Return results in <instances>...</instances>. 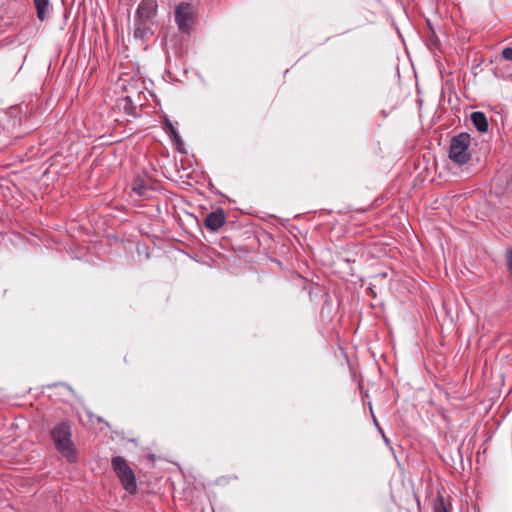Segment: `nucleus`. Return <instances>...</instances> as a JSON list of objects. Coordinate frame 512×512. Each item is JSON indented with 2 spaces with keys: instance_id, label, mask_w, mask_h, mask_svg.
Returning a JSON list of instances; mask_svg holds the SVG:
<instances>
[{
  "instance_id": "f257e3e1",
  "label": "nucleus",
  "mask_w": 512,
  "mask_h": 512,
  "mask_svg": "<svg viewBox=\"0 0 512 512\" xmlns=\"http://www.w3.org/2000/svg\"><path fill=\"white\" fill-rule=\"evenodd\" d=\"M51 438L57 451L68 462L73 463L77 460V452L72 441V431L69 422L62 421L55 425L51 430Z\"/></svg>"
},
{
  "instance_id": "f03ea898",
  "label": "nucleus",
  "mask_w": 512,
  "mask_h": 512,
  "mask_svg": "<svg viewBox=\"0 0 512 512\" xmlns=\"http://www.w3.org/2000/svg\"><path fill=\"white\" fill-rule=\"evenodd\" d=\"M111 466L125 491L131 495L135 494L137 491L136 477L125 458L122 456L113 457Z\"/></svg>"
},
{
  "instance_id": "7ed1b4c3",
  "label": "nucleus",
  "mask_w": 512,
  "mask_h": 512,
  "mask_svg": "<svg viewBox=\"0 0 512 512\" xmlns=\"http://www.w3.org/2000/svg\"><path fill=\"white\" fill-rule=\"evenodd\" d=\"M197 16L196 7L189 2H180L175 6L174 19L179 32L190 34Z\"/></svg>"
},
{
  "instance_id": "20e7f679",
  "label": "nucleus",
  "mask_w": 512,
  "mask_h": 512,
  "mask_svg": "<svg viewBox=\"0 0 512 512\" xmlns=\"http://www.w3.org/2000/svg\"><path fill=\"white\" fill-rule=\"evenodd\" d=\"M471 137L468 133H460L451 139L449 158L459 164L464 165L469 162L471 153L469 151Z\"/></svg>"
},
{
  "instance_id": "39448f33",
  "label": "nucleus",
  "mask_w": 512,
  "mask_h": 512,
  "mask_svg": "<svg viewBox=\"0 0 512 512\" xmlns=\"http://www.w3.org/2000/svg\"><path fill=\"white\" fill-rule=\"evenodd\" d=\"M158 3L156 0H142L135 13L136 18L153 21L157 14Z\"/></svg>"
},
{
  "instance_id": "423d86ee",
  "label": "nucleus",
  "mask_w": 512,
  "mask_h": 512,
  "mask_svg": "<svg viewBox=\"0 0 512 512\" xmlns=\"http://www.w3.org/2000/svg\"><path fill=\"white\" fill-rule=\"evenodd\" d=\"M226 222V216L223 209L218 208L215 211L209 213L205 220L204 226L210 231L219 230Z\"/></svg>"
},
{
  "instance_id": "0eeeda50",
  "label": "nucleus",
  "mask_w": 512,
  "mask_h": 512,
  "mask_svg": "<svg viewBox=\"0 0 512 512\" xmlns=\"http://www.w3.org/2000/svg\"><path fill=\"white\" fill-rule=\"evenodd\" d=\"M152 21L144 20L135 17L134 32L133 35L136 39L144 40L152 34L151 30Z\"/></svg>"
},
{
  "instance_id": "6e6552de",
  "label": "nucleus",
  "mask_w": 512,
  "mask_h": 512,
  "mask_svg": "<svg viewBox=\"0 0 512 512\" xmlns=\"http://www.w3.org/2000/svg\"><path fill=\"white\" fill-rule=\"evenodd\" d=\"M37 18L43 22L49 18L52 6L50 0H33Z\"/></svg>"
},
{
  "instance_id": "1a4fd4ad",
  "label": "nucleus",
  "mask_w": 512,
  "mask_h": 512,
  "mask_svg": "<svg viewBox=\"0 0 512 512\" xmlns=\"http://www.w3.org/2000/svg\"><path fill=\"white\" fill-rule=\"evenodd\" d=\"M470 119H471L473 125L475 126V128L479 132L485 133L488 131V127H489L488 120H487L486 115L483 112H481V111L473 112L470 116Z\"/></svg>"
},
{
  "instance_id": "9d476101",
  "label": "nucleus",
  "mask_w": 512,
  "mask_h": 512,
  "mask_svg": "<svg viewBox=\"0 0 512 512\" xmlns=\"http://www.w3.org/2000/svg\"><path fill=\"white\" fill-rule=\"evenodd\" d=\"M119 105L123 108L127 115L134 117L137 115V105L133 103L130 96H126L121 99Z\"/></svg>"
},
{
  "instance_id": "9b49d317",
  "label": "nucleus",
  "mask_w": 512,
  "mask_h": 512,
  "mask_svg": "<svg viewBox=\"0 0 512 512\" xmlns=\"http://www.w3.org/2000/svg\"><path fill=\"white\" fill-rule=\"evenodd\" d=\"M433 509L434 512H450L445 503L444 497L441 495H439L435 500Z\"/></svg>"
},
{
  "instance_id": "f8f14e48",
  "label": "nucleus",
  "mask_w": 512,
  "mask_h": 512,
  "mask_svg": "<svg viewBox=\"0 0 512 512\" xmlns=\"http://www.w3.org/2000/svg\"><path fill=\"white\" fill-rule=\"evenodd\" d=\"M165 123H166V127H167L169 133L175 138L176 141H179L180 136H179L176 128L174 127V125L168 119L165 120Z\"/></svg>"
},
{
  "instance_id": "ddd939ff",
  "label": "nucleus",
  "mask_w": 512,
  "mask_h": 512,
  "mask_svg": "<svg viewBox=\"0 0 512 512\" xmlns=\"http://www.w3.org/2000/svg\"><path fill=\"white\" fill-rule=\"evenodd\" d=\"M132 190L139 196H145L146 195V186L144 184H138L135 185Z\"/></svg>"
},
{
  "instance_id": "4468645a",
  "label": "nucleus",
  "mask_w": 512,
  "mask_h": 512,
  "mask_svg": "<svg viewBox=\"0 0 512 512\" xmlns=\"http://www.w3.org/2000/svg\"><path fill=\"white\" fill-rule=\"evenodd\" d=\"M502 58L512 62V47H506L502 50Z\"/></svg>"
}]
</instances>
